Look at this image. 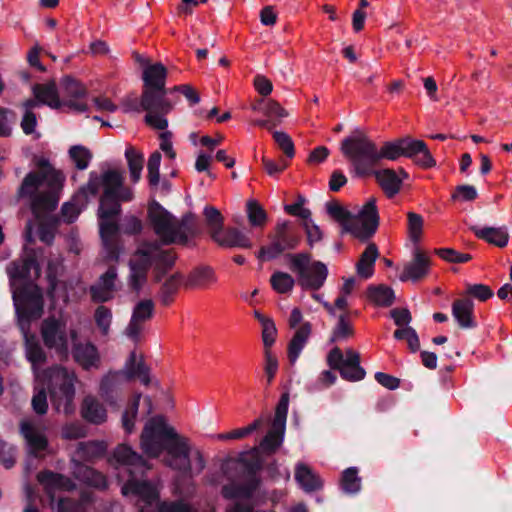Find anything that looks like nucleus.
<instances>
[{
  "mask_svg": "<svg viewBox=\"0 0 512 512\" xmlns=\"http://www.w3.org/2000/svg\"><path fill=\"white\" fill-rule=\"evenodd\" d=\"M123 181V175L118 170H107L102 175L92 171L87 184L74 196L73 201L62 206L64 221L71 223L87 205L88 198L95 197L103 189L98 209L99 232L105 257L111 261H117L120 254L116 240L119 230L116 217L121 212L120 203L133 199L132 189L124 186Z\"/></svg>",
  "mask_w": 512,
  "mask_h": 512,
  "instance_id": "nucleus-1",
  "label": "nucleus"
},
{
  "mask_svg": "<svg viewBox=\"0 0 512 512\" xmlns=\"http://www.w3.org/2000/svg\"><path fill=\"white\" fill-rule=\"evenodd\" d=\"M37 167V171L30 172L24 177L18 195L29 200L39 222L37 234L41 241L50 244L54 238L52 226L41 218L57 207L65 175L44 158L38 160Z\"/></svg>",
  "mask_w": 512,
  "mask_h": 512,
  "instance_id": "nucleus-2",
  "label": "nucleus"
},
{
  "mask_svg": "<svg viewBox=\"0 0 512 512\" xmlns=\"http://www.w3.org/2000/svg\"><path fill=\"white\" fill-rule=\"evenodd\" d=\"M113 458L117 463V477L125 482L121 488L124 496L136 497L147 505L158 499L157 486L143 479L150 466L141 455L130 446L121 444L114 450Z\"/></svg>",
  "mask_w": 512,
  "mask_h": 512,
  "instance_id": "nucleus-3",
  "label": "nucleus"
},
{
  "mask_svg": "<svg viewBox=\"0 0 512 512\" xmlns=\"http://www.w3.org/2000/svg\"><path fill=\"white\" fill-rule=\"evenodd\" d=\"M14 307L17 323L25 340V352L31 362L34 374L41 373L38 366L46 362L47 356L36 336L30 333V323L43 314V293L39 287L29 286L23 295L14 292Z\"/></svg>",
  "mask_w": 512,
  "mask_h": 512,
  "instance_id": "nucleus-4",
  "label": "nucleus"
},
{
  "mask_svg": "<svg viewBox=\"0 0 512 512\" xmlns=\"http://www.w3.org/2000/svg\"><path fill=\"white\" fill-rule=\"evenodd\" d=\"M140 446L144 453L157 458L165 450V460L172 458V464L179 465L184 460L185 437L180 436L173 427L169 426L162 416L149 419L140 437Z\"/></svg>",
  "mask_w": 512,
  "mask_h": 512,
  "instance_id": "nucleus-5",
  "label": "nucleus"
},
{
  "mask_svg": "<svg viewBox=\"0 0 512 512\" xmlns=\"http://www.w3.org/2000/svg\"><path fill=\"white\" fill-rule=\"evenodd\" d=\"M327 214L341 226V233L351 234L358 240L368 241L377 231L380 217L377 199L369 197L357 214H352L337 201H329L325 205Z\"/></svg>",
  "mask_w": 512,
  "mask_h": 512,
  "instance_id": "nucleus-6",
  "label": "nucleus"
},
{
  "mask_svg": "<svg viewBox=\"0 0 512 512\" xmlns=\"http://www.w3.org/2000/svg\"><path fill=\"white\" fill-rule=\"evenodd\" d=\"M259 468L258 463L250 462L244 457L225 461L221 469L231 483L223 486V496L227 499L249 498L259 486Z\"/></svg>",
  "mask_w": 512,
  "mask_h": 512,
  "instance_id": "nucleus-7",
  "label": "nucleus"
},
{
  "mask_svg": "<svg viewBox=\"0 0 512 512\" xmlns=\"http://www.w3.org/2000/svg\"><path fill=\"white\" fill-rule=\"evenodd\" d=\"M36 378L43 384H47L52 405L58 412L67 415L74 412L77 375L73 370L62 366H53L42 373H37Z\"/></svg>",
  "mask_w": 512,
  "mask_h": 512,
  "instance_id": "nucleus-8",
  "label": "nucleus"
},
{
  "mask_svg": "<svg viewBox=\"0 0 512 512\" xmlns=\"http://www.w3.org/2000/svg\"><path fill=\"white\" fill-rule=\"evenodd\" d=\"M148 217L154 233L163 244L187 242L194 219L192 215L177 219L160 204L154 202L149 206Z\"/></svg>",
  "mask_w": 512,
  "mask_h": 512,
  "instance_id": "nucleus-9",
  "label": "nucleus"
},
{
  "mask_svg": "<svg viewBox=\"0 0 512 512\" xmlns=\"http://www.w3.org/2000/svg\"><path fill=\"white\" fill-rule=\"evenodd\" d=\"M340 149L358 175L371 173L379 163L378 146L361 130H355L351 136L344 138Z\"/></svg>",
  "mask_w": 512,
  "mask_h": 512,
  "instance_id": "nucleus-10",
  "label": "nucleus"
},
{
  "mask_svg": "<svg viewBox=\"0 0 512 512\" xmlns=\"http://www.w3.org/2000/svg\"><path fill=\"white\" fill-rule=\"evenodd\" d=\"M285 259L302 289L317 291L323 287L328 277V268L323 262L312 260L308 252L290 253Z\"/></svg>",
  "mask_w": 512,
  "mask_h": 512,
  "instance_id": "nucleus-11",
  "label": "nucleus"
},
{
  "mask_svg": "<svg viewBox=\"0 0 512 512\" xmlns=\"http://www.w3.org/2000/svg\"><path fill=\"white\" fill-rule=\"evenodd\" d=\"M167 91L144 89L141 96V107L146 111L145 122L157 130H164L168 126L166 115L174 108V102L166 96Z\"/></svg>",
  "mask_w": 512,
  "mask_h": 512,
  "instance_id": "nucleus-12",
  "label": "nucleus"
},
{
  "mask_svg": "<svg viewBox=\"0 0 512 512\" xmlns=\"http://www.w3.org/2000/svg\"><path fill=\"white\" fill-rule=\"evenodd\" d=\"M41 337L44 345L54 350L61 358H67L69 353V337L75 339L77 332L71 329L67 330L66 322L62 318L54 316L43 320L40 328Z\"/></svg>",
  "mask_w": 512,
  "mask_h": 512,
  "instance_id": "nucleus-13",
  "label": "nucleus"
},
{
  "mask_svg": "<svg viewBox=\"0 0 512 512\" xmlns=\"http://www.w3.org/2000/svg\"><path fill=\"white\" fill-rule=\"evenodd\" d=\"M157 251L154 243H142L132 255L129 266V286L138 292L147 281V273L152 265V257Z\"/></svg>",
  "mask_w": 512,
  "mask_h": 512,
  "instance_id": "nucleus-14",
  "label": "nucleus"
},
{
  "mask_svg": "<svg viewBox=\"0 0 512 512\" xmlns=\"http://www.w3.org/2000/svg\"><path fill=\"white\" fill-rule=\"evenodd\" d=\"M328 365L340 371L341 376L348 381H359L365 376L364 369L360 366V355L352 349H346L345 356L335 347L327 356Z\"/></svg>",
  "mask_w": 512,
  "mask_h": 512,
  "instance_id": "nucleus-15",
  "label": "nucleus"
},
{
  "mask_svg": "<svg viewBox=\"0 0 512 512\" xmlns=\"http://www.w3.org/2000/svg\"><path fill=\"white\" fill-rule=\"evenodd\" d=\"M7 274L10 278L12 298L14 299V292L23 295L29 286H35L33 283H27L22 288H19L16 286V282L18 280L32 278L33 276L38 277L40 275V267L34 256L25 255L8 265ZM36 287L38 286L36 285Z\"/></svg>",
  "mask_w": 512,
  "mask_h": 512,
  "instance_id": "nucleus-16",
  "label": "nucleus"
},
{
  "mask_svg": "<svg viewBox=\"0 0 512 512\" xmlns=\"http://www.w3.org/2000/svg\"><path fill=\"white\" fill-rule=\"evenodd\" d=\"M155 305L151 299L138 301L133 309L129 323L125 327L124 334L134 343L141 341L145 324L152 319Z\"/></svg>",
  "mask_w": 512,
  "mask_h": 512,
  "instance_id": "nucleus-17",
  "label": "nucleus"
},
{
  "mask_svg": "<svg viewBox=\"0 0 512 512\" xmlns=\"http://www.w3.org/2000/svg\"><path fill=\"white\" fill-rule=\"evenodd\" d=\"M288 404V394H283L276 407L272 428L261 441L260 446L264 451L274 452L282 444L286 427Z\"/></svg>",
  "mask_w": 512,
  "mask_h": 512,
  "instance_id": "nucleus-18",
  "label": "nucleus"
},
{
  "mask_svg": "<svg viewBox=\"0 0 512 512\" xmlns=\"http://www.w3.org/2000/svg\"><path fill=\"white\" fill-rule=\"evenodd\" d=\"M87 90L79 81L65 77L60 84L61 107H67L75 112H85L88 105L85 101Z\"/></svg>",
  "mask_w": 512,
  "mask_h": 512,
  "instance_id": "nucleus-19",
  "label": "nucleus"
},
{
  "mask_svg": "<svg viewBox=\"0 0 512 512\" xmlns=\"http://www.w3.org/2000/svg\"><path fill=\"white\" fill-rule=\"evenodd\" d=\"M185 446L184 460H182L178 466L172 464V458L165 460V464L172 469L183 472L189 477L199 475L206 466L203 453L199 449L192 447L187 438H185Z\"/></svg>",
  "mask_w": 512,
  "mask_h": 512,
  "instance_id": "nucleus-20",
  "label": "nucleus"
},
{
  "mask_svg": "<svg viewBox=\"0 0 512 512\" xmlns=\"http://www.w3.org/2000/svg\"><path fill=\"white\" fill-rule=\"evenodd\" d=\"M429 270L430 258L420 249L416 248L413 252L412 260L404 265L403 270L399 275V279L402 282L408 280L417 282L426 277Z\"/></svg>",
  "mask_w": 512,
  "mask_h": 512,
  "instance_id": "nucleus-21",
  "label": "nucleus"
},
{
  "mask_svg": "<svg viewBox=\"0 0 512 512\" xmlns=\"http://www.w3.org/2000/svg\"><path fill=\"white\" fill-rule=\"evenodd\" d=\"M117 270L110 267L98 280L90 287L92 301L97 303L107 302L114 297L116 290Z\"/></svg>",
  "mask_w": 512,
  "mask_h": 512,
  "instance_id": "nucleus-22",
  "label": "nucleus"
},
{
  "mask_svg": "<svg viewBox=\"0 0 512 512\" xmlns=\"http://www.w3.org/2000/svg\"><path fill=\"white\" fill-rule=\"evenodd\" d=\"M401 139L404 157L414 159L418 165L424 168L435 166V160L429 152L424 141L411 139L408 137Z\"/></svg>",
  "mask_w": 512,
  "mask_h": 512,
  "instance_id": "nucleus-23",
  "label": "nucleus"
},
{
  "mask_svg": "<svg viewBox=\"0 0 512 512\" xmlns=\"http://www.w3.org/2000/svg\"><path fill=\"white\" fill-rule=\"evenodd\" d=\"M38 481L43 485L44 490L50 497V504L54 507L56 492L70 491L75 488L74 483L67 477L50 471L41 472L37 475Z\"/></svg>",
  "mask_w": 512,
  "mask_h": 512,
  "instance_id": "nucleus-24",
  "label": "nucleus"
},
{
  "mask_svg": "<svg viewBox=\"0 0 512 512\" xmlns=\"http://www.w3.org/2000/svg\"><path fill=\"white\" fill-rule=\"evenodd\" d=\"M20 431L32 454L38 456L47 448L48 442L43 431L39 430L32 421L22 420Z\"/></svg>",
  "mask_w": 512,
  "mask_h": 512,
  "instance_id": "nucleus-25",
  "label": "nucleus"
},
{
  "mask_svg": "<svg viewBox=\"0 0 512 512\" xmlns=\"http://www.w3.org/2000/svg\"><path fill=\"white\" fill-rule=\"evenodd\" d=\"M80 413L84 420L94 425H101L107 420V410L93 395H86L80 406Z\"/></svg>",
  "mask_w": 512,
  "mask_h": 512,
  "instance_id": "nucleus-26",
  "label": "nucleus"
},
{
  "mask_svg": "<svg viewBox=\"0 0 512 512\" xmlns=\"http://www.w3.org/2000/svg\"><path fill=\"white\" fill-rule=\"evenodd\" d=\"M219 246L224 248H243L250 249L253 244L250 238L236 228L222 229L214 238Z\"/></svg>",
  "mask_w": 512,
  "mask_h": 512,
  "instance_id": "nucleus-27",
  "label": "nucleus"
},
{
  "mask_svg": "<svg viewBox=\"0 0 512 512\" xmlns=\"http://www.w3.org/2000/svg\"><path fill=\"white\" fill-rule=\"evenodd\" d=\"M74 360L85 370L98 368L100 356L97 348L91 343H80L74 346Z\"/></svg>",
  "mask_w": 512,
  "mask_h": 512,
  "instance_id": "nucleus-28",
  "label": "nucleus"
},
{
  "mask_svg": "<svg viewBox=\"0 0 512 512\" xmlns=\"http://www.w3.org/2000/svg\"><path fill=\"white\" fill-rule=\"evenodd\" d=\"M311 333L312 325L309 322L302 323L301 326L296 329L288 345V358L291 364H294L299 358Z\"/></svg>",
  "mask_w": 512,
  "mask_h": 512,
  "instance_id": "nucleus-29",
  "label": "nucleus"
},
{
  "mask_svg": "<svg viewBox=\"0 0 512 512\" xmlns=\"http://www.w3.org/2000/svg\"><path fill=\"white\" fill-rule=\"evenodd\" d=\"M378 257V247L375 243H369L355 265L356 273L361 279L366 280L373 276L375 262Z\"/></svg>",
  "mask_w": 512,
  "mask_h": 512,
  "instance_id": "nucleus-30",
  "label": "nucleus"
},
{
  "mask_svg": "<svg viewBox=\"0 0 512 512\" xmlns=\"http://www.w3.org/2000/svg\"><path fill=\"white\" fill-rule=\"evenodd\" d=\"M471 230L475 236L489 244L503 248L508 244L509 233L505 227H478L473 226Z\"/></svg>",
  "mask_w": 512,
  "mask_h": 512,
  "instance_id": "nucleus-31",
  "label": "nucleus"
},
{
  "mask_svg": "<svg viewBox=\"0 0 512 512\" xmlns=\"http://www.w3.org/2000/svg\"><path fill=\"white\" fill-rule=\"evenodd\" d=\"M167 69L162 63L147 65L143 70L144 89L164 90Z\"/></svg>",
  "mask_w": 512,
  "mask_h": 512,
  "instance_id": "nucleus-32",
  "label": "nucleus"
},
{
  "mask_svg": "<svg viewBox=\"0 0 512 512\" xmlns=\"http://www.w3.org/2000/svg\"><path fill=\"white\" fill-rule=\"evenodd\" d=\"M295 480L306 492H313L322 487L319 476L306 464L298 463L295 466Z\"/></svg>",
  "mask_w": 512,
  "mask_h": 512,
  "instance_id": "nucleus-33",
  "label": "nucleus"
},
{
  "mask_svg": "<svg viewBox=\"0 0 512 512\" xmlns=\"http://www.w3.org/2000/svg\"><path fill=\"white\" fill-rule=\"evenodd\" d=\"M73 474L87 485L100 489L107 487V481L103 474L75 460L73 461Z\"/></svg>",
  "mask_w": 512,
  "mask_h": 512,
  "instance_id": "nucleus-34",
  "label": "nucleus"
},
{
  "mask_svg": "<svg viewBox=\"0 0 512 512\" xmlns=\"http://www.w3.org/2000/svg\"><path fill=\"white\" fill-rule=\"evenodd\" d=\"M252 109L262 113L271 121L274 127L279 125L282 120L288 116V112L278 102L272 99L260 100L252 106Z\"/></svg>",
  "mask_w": 512,
  "mask_h": 512,
  "instance_id": "nucleus-35",
  "label": "nucleus"
},
{
  "mask_svg": "<svg viewBox=\"0 0 512 512\" xmlns=\"http://www.w3.org/2000/svg\"><path fill=\"white\" fill-rule=\"evenodd\" d=\"M33 94L35 96L34 101L38 102V106L44 104L54 109L62 108L60 95L53 83L35 85Z\"/></svg>",
  "mask_w": 512,
  "mask_h": 512,
  "instance_id": "nucleus-36",
  "label": "nucleus"
},
{
  "mask_svg": "<svg viewBox=\"0 0 512 512\" xmlns=\"http://www.w3.org/2000/svg\"><path fill=\"white\" fill-rule=\"evenodd\" d=\"M473 302L468 299H458L452 304V315L461 328H472L475 322L472 317Z\"/></svg>",
  "mask_w": 512,
  "mask_h": 512,
  "instance_id": "nucleus-37",
  "label": "nucleus"
},
{
  "mask_svg": "<svg viewBox=\"0 0 512 512\" xmlns=\"http://www.w3.org/2000/svg\"><path fill=\"white\" fill-rule=\"evenodd\" d=\"M217 277L211 267L203 266L198 267L190 272L185 285L195 288H208L210 285L216 283Z\"/></svg>",
  "mask_w": 512,
  "mask_h": 512,
  "instance_id": "nucleus-38",
  "label": "nucleus"
},
{
  "mask_svg": "<svg viewBox=\"0 0 512 512\" xmlns=\"http://www.w3.org/2000/svg\"><path fill=\"white\" fill-rule=\"evenodd\" d=\"M375 177L388 197L396 195L401 188L402 180L392 169H383L375 172Z\"/></svg>",
  "mask_w": 512,
  "mask_h": 512,
  "instance_id": "nucleus-39",
  "label": "nucleus"
},
{
  "mask_svg": "<svg viewBox=\"0 0 512 512\" xmlns=\"http://www.w3.org/2000/svg\"><path fill=\"white\" fill-rule=\"evenodd\" d=\"M124 382L126 380L123 377V373L119 371L108 372L100 381L99 393L101 397L109 401Z\"/></svg>",
  "mask_w": 512,
  "mask_h": 512,
  "instance_id": "nucleus-40",
  "label": "nucleus"
},
{
  "mask_svg": "<svg viewBox=\"0 0 512 512\" xmlns=\"http://www.w3.org/2000/svg\"><path fill=\"white\" fill-rule=\"evenodd\" d=\"M354 336V328L351 321L344 314L340 315L336 325L333 327L329 342H343Z\"/></svg>",
  "mask_w": 512,
  "mask_h": 512,
  "instance_id": "nucleus-41",
  "label": "nucleus"
},
{
  "mask_svg": "<svg viewBox=\"0 0 512 512\" xmlns=\"http://www.w3.org/2000/svg\"><path fill=\"white\" fill-rule=\"evenodd\" d=\"M125 157L128 162L131 180L133 183H137L141 178L143 169V154L136 151L133 147H128L125 151Z\"/></svg>",
  "mask_w": 512,
  "mask_h": 512,
  "instance_id": "nucleus-42",
  "label": "nucleus"
},
{
  "mask_svg": "<svg viewBox=\"0 0 512 512\" xmlns=\"http://www.w3.org/2000/svg\"><path fill=\"white\" fill-rule=\"evenodd\" d=\"M203 214L206 220L209 234L211 238H214L216 234H218L223 229L224 217L222 216L221 212L213 206H206L203 210Z\"/></svg>",
  "mask_w": 512,
  "mask_h": 512,
  "instance_id": "nucleus-43",
  "label": "nucleus"
},
{
  "mask_svg": "<svg viewBox=\"0 0 512 512\" xmlns=\"http://www.w3.org/2000/svg\"><path fill=\"white\" fill-rule=\"evenodd\" d=\"M297 280L287 272L276 271L271 275L270 283L272 288L280 294L290 293Z\"/></svg>",
  "mask_w": 512,
  "mask_h": 512,
  "instance_id": "nucleus-44",
  "label": "nucleus"
},
{
  "mask_svg": "<svg viewBox=\"0 0 512 512\" xmlns=\"http://www.w3.org/2000/svg\"><path fill=\"white\" fill-rule=\"evenodd\" d=\"M68 155L78 170H85L88 168L91 160V151L83 145H73L68 150Z\"/></svg>",
  "mask_w": 512,
  "mask_h": 512,
  "instance_id": "nucleus-45",
  "label": "nucleus"
},
{
  "mask_svg": "<svg viewBox=\"0 0 512 512\" xmlns=\"http://www.w3.org/2000/svg\"><path fill=\"white\" fill-rule=\"evenodd\" d=\"M246 213L249 223L253 227H264L267 222V214L256 200H249L247 202Z\"/></svg>",
  "mask_w": 512,
  "mask_h": 512,
  "instance_id": "nucleus-46",
  "label": "nucleus"
},
{
  "mask_svg": "<svg viewBox=\"0 0 512 512\" xmlns=\"http://www.w3.org/2000/svg\"><path fill=\"white\" fill-rule=\"evenodd\" d=\"M38 107V102L27 100L23 103L24 115L21 120V128L25 134H32L37 125V117L33 109Z\"/></svg>",
  "mask_w": 512,
  "mask_h": 512,
  "instance_id": "nucleus-47",
  "label": "nucleus"
},
{
  "mask_svg": "<svg viewBox=\"0 0 512 512\" xmlns=\"http://www.w3.org/2000/svg\"><path fill=\"white\" fill-rule=\"evenodd\" d=\"M341 487L348 494H355L361 489V478L358 476V470L355 467L347 468L341 478Z\"/></svg>",
  "mask_w": 512,
  "mask_h": 512,
  "instance_id": "nucleus-48",
  "label": "nucleus"
},
{
  "mask_svg": "<svg viewBox=\"0 0 512 512\" xmlns=\"http://www.w3.org/2000/svg\"><path fill=\"white\" fill-rule=\"evenodd\" d=\"M182 282V276L178 273L170 276L162 285L160 290V300L163 305H169L172 302L173 295L177 292Z\"/></svg>",
  "mask_w": 512,
  "mask_h": 512,
  "instance_id": "nucleus-49",
  "label": "nucleus"
},
{
  "mask_svg": "<svg viewBox=\"0 0 512 512\" xmlns=\"http://www.w3.org/2000/svg\"><path fill=\"white\" fill-rule=\"evenodd\" d=\"M379 162L381 160L395 161L403 156L402 139L391 142H385L380 148L378 147Z\"/></svg>",
  "mask_w": 512,
  "mask_h": 512,
  "instance_id": "nucleus-50",
  "label": "nucleus"
},
{
  "mask_svg": "<svg viewBox=\"0 0 512 512\" xmlns=\"http://www.w3.org/2000/svg\"><path fill=\"white\" fill-rule=\"evenodd\" d=\"M112 318L113 316L110 308L103 305L96 308L94 312V320L102 335L107 336L109 334Z\"/></svg>",
  "mask_w": 512,
  "mask_h": 512,
  "instance_id": "nucleus-51",
  "label": "nucleus"
},
{
  "mask_svg": "<svg viewBox=\"0 0 512 512\" xmlns=\"http://www.w3.org/2000/svg\"><path fill=\"white\" fill-rule=\"evenodd\" d=\"M408 235L413 243H418L422 237L424 220L420 214L408 212Z\"/></svg>",
  "mask_w": 512,
  "mask_h": 512,
  "instance_id": "nucleus-52",
  "label": "nucleus"
},
{
  "mask_svg": "<svg viewBox=\"0 0 512 512\" xmlns=\"http://www.w3.org/2000/svg\"><path fill=\"white\" fill-rule=\"evenodd\" d=\"M140 399L141 394H136L122 415V425L127 433H132L134 430Z\"/></svg>",
  "mask_w": 512,
  "mask_h": 512,
  "instance_id": "nucleus-53",
  "label": "nucleus"
},
{
  "mask_svg": "<svg viewBox=\"0 0 512 512\" xmlns=\"http://www.w3.org/2000/svg\"><path fill=\"white\" fill-rule=\"evenodd\" d=\"M262 425L261 419H256L254 422H252L250 425L238 428L233 431L227 432V433H221L216 436L218 440L221 441H227V440H239L247 437L252 432L257 430Z\"/></svg>",
  "mask_w": 512,
  "mask_h": 512,
  "instance_id": "nucleus-54",
  "label": "nucleus"
},
{
  "mask_svg": "<svg viewBox=\"0 0 512 512\" xmlns=\"http://www.w3.org/2000/svg\"><path fill=\"white\" fill-rule=\"evenodd\" d=\"M370 299L379 306H389L393 302V290L386 286L369 288Z\"/></svg>",
  "mask_w": 512,
  "mask_h": 512,
  "instance_id": "nucleus-55",
  "label": "nucleus"
},
{
  "mask_svg": "<svg viewBox=\"0 0 512 512\" xmlns=\"http://www.w3.org/2000/svg\"><path fill=\"white\" fill-rule=\"evenodd\" d=\"M105 445L102 442H81L77 447V455L80 459L89 460L103 454Z\"/></svg>",
  "mask_w": 512,
  "mask_h": 512,
  "instance_id": "nucleus-56",
  "label": "nucleus"
},
{
  "mask_svg": "<svg viewBox=\"0 0 512 512\" xmlns=\"http://www.w3.org/2000/svg\"><path fill=\"white\" fill-rule=\"evenodd\" d=\"M283 251H285V247L282 246V243L276 237L269 246L260 248L257 253V258L261 261L272 260L278 257Z\"/></svg>",
  "mask_w": 512,
  "mask_h": 512,
  "instance_id": "nucleus-57",
  "label": "nucleus"
},
{
  "mask_svg": "<svg viewBox=\"0 0 512 512\" xmlns=\"http://www.w3.org/2000/svg\"><path fill=\"white\" fill-rule=\"evenodd\" d=\"M278 357L272 350L264 349V372L267 383L270 384L278 371Z\"/></svg>",
  "mask_w": 512,
  "mask_h": 512,
  "instance_id": "nucleus-58",
  "label": "nucleus"
},
{
  "mask_svg": "<svg viewBox=\"0 0 512 512\" xmlns=\"http://www.w3.org/2000/svg\"><path fill=\"white\" fill-rule=\"evenodd\" d=\"M273 138L277 143L278 147L288 158H293L295 155L294 143L291 137L283 131H275Z\"/></svg>",
  "mask_w": 512,
  "mask_h": 512,
  "instance_id": "nucleus-59",
  "label": "nucleus"
},
{
  "mask_svg": "<svg viewBox=\"0 0 512 512\" xmlns=\"http://www.w3.org/2000/svg\"><path fill=\"white\" fill-rule=\"evenodd\" d=\"M175 259L176 257L171 251H162L157 246V251L152 257V264L154 263L158 270H165L173 266Z\"/></svg>",
  "mask_w": 512,
  "mask_h": 512,
  "instance_id": "nucleus-60",
  "label": "nucleus"
},
{
  "mask_svg": "<svg viewBox=\"0 0 512 512\" xmlns=\"http://www.w3.org/2000/svg\"><path fill=\"white\" fill-rule=\"evenodd\" d=\"M436 253L445 261L452 263H466L471 260V255L467 253H460L451 248L438 249Z\"/></svg>",
  "mask_w": 512,
  "mask_h": 512,
  "instance_id": "nucleus-61",
  "label": "nucleus"
},
{
  "mask_svg": "<svg viewBox=\"0 0 512 512\" xmlns=\"http://www.w3.org/2000/svg\"><path fill=\"white\" fill-rule=\"evenodd\" d=\"M303 228L306 233L307 243L310 247H313L316 243L322 241L323 232L320 227L314 223V221L303 222Z\"/></svg>",
  "mask_w": 512,
  "mask_h": 512,
  "instance_id": "nucleus-62",
  "label": "nucleus"
},
{
  "mask_svg": "<svg viewBox=\"0 0 512 512\" xmlns=\"http://www.w3.org/2000/svg\"><path fill=\"white\" fill-rule=\"evenodd\" d=\"M87 500L83 499L81 502H74L70 499L59 498L57 503L58 512H87Z\"/></svg>",
  "mask_w": 512,
  "mask_h": 512,
  "instance_id": "nucleus-63",
  "label": "nucleus"
},
{
  "mask_svg": "<svg viewBox=\"0 0 512 512\" xmlns=\"http://www.w3.org/2000/svg\"><path fill=\"white\" fill-rule=\"evenodd\" d=\"M157 512H192L189 504L183 501L167 502L163 501L157 503Z\"/></svg>",
  "mask_w": 512,
  "mask_h": 512,
  "instance_id": "nucleus-64",
  "label": "nucleus"
}]
</instances>
